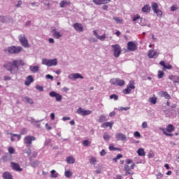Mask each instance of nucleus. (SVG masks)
<instances>
[{"mask_svg":"<svg viewBox=\"0 0 179 179\" xmlns=\"http://www.w3.org/2000/svg\"><path fill=\"white\" fill-rule=\"evenodd\" d=\"M3 66L7 71H9L11 75H15V73H17L19 66H24V62L22 59H15L13 62H7Z\"/></svg>","mask_w":179,"mask_h":179,"instance_id":"f257e3e1","label":"nucleus"},{"mask_svg":"<svg viewBox=\"0 0 179 179\" xmlns=\"http://www.w3.org/2000/svg\"><path fill=\"white\" fill-rule=\"evenodd\" d=\"M176 128H174V126L173 124H169L166 126V128H161L160 131H162L164 135H166V136H173V134L171 132H173L175 131Z\"/></svg>","mask_w":179,"mask_h":179,"instance_id":"f03ea898","label":"nucleus"},{"mask_svg":"<svg viewBox=\"0 0 179 179\" xmlns=\"http://www.w3.org/2000/svg\"><path fill=\"white\" fill-rule=\"evenodd\" d=\"M43 65H46V66H55L58 64V62L57 59H43L42 60Z\"/></svg>","mask_w":179,"mask_h":179,"instance_id":"7ed1b4c3","label":"nucleus"},{"mask_svg":"<svg viewBox=\"0 0 179 179\" xmlns=\"http://www.w3.org/2000/svg\"><path fill=\"white\" fill-rule=\"evenodd\" d=\"M23 51V48L20 46H10L8 48V52L9 54H19V52H22Z\"/></svg>","mask_w":179,"mask_h":179,"instance_id":"20e7f679","label":"nucleus"},{"mask_svg":"<svg viewBox=\"0 0 179 179\" xmlns=\"http://www.w3.org/2000/svg\"><path fill=\"white\" fill-rule=\"evenodd\" d=\"M112 50L113 51V55L115 58H118L121 55V47L118 44L112 45Z\"/></svg>","mask_w":179,"mask_h":179,"instance_id":"39448f33","label":"nucleus"},{"mask_svg":"<svg viewBox=\"0 0 179 179\" xmlns=\"http://www.w3.org/2000/svg\"><path fill=\"white\" fill-rule=\"evenodd\" d=\"M36 141V137L33 136H27L24 138V143L27 146V148H30L32 145V142Z\"/></svg>","mask_w":179,"mask_h":179,"instance_id":"423d86ee","label":"nucleus"},{"mask_svg":"<svg viewBox=\"0 0 179 179\" xmlns=\"http://www.w3.org/2000/svg\"><path fill=\"white\" fill-rule=\"evenodd\" d=\"M131 90H135V81L134 80L129 81L127 88L124 89L123 92L125 94H129Z\"/></svg>","mask_w":179,"mask_h":179,"instance_id":"0eeeda50","label":"nucleus"},{"mask_svg":"<svg viewBox=\"0 0 179 179\" xmlns=\"http://www.w3.org/2000/svg\"><path fill=\"white\" fill-rule=\"evenodd\" d=\"M110 83L115 86H124L125 85V80L120 78H113L110 80Z\"/></svg>","mask_w":179,"mask_h":179,"instance_id":"6e6552de","label":"nucleus"},{"mask_svg":"<svg viewBox=\"0 0 179 179\" xmlns=\"http://www.w3.org/2000/svg\"><path fill=\"white\" fill-rule=\"evenodd\" d=\"M19 40L23 47L29 48V41H27V38H26L24 35H20L19 36Z\"/></svg>","mask_w":179,"mask_h":179,"instance_id":"1a4fd4ad","label":"nucleus"},{"mask_svg":"<svg viewBox=\"0 0 179 179\" xmlns=\"http://www.w3.org/2000/svg\"><path fill=\"white\" fill-rule=\"evenodd\" d=\"M152 8L154 13H156L157 16H162L163 15V12L159 10V6L157 5V3H152Z\"/></svg>","mask_w":179,"mask_h":179,"instance_id":"9d476101","label":"nucleus"},{"mask_svg":"<svg viewBox=\"0 0 179 179\" xmlns=\"http://www.w3.org/2000/svg\"><path fill=\"white\" fill-rule=\"evenodd\" d=\"M127 50L128 51H136L138 45L134 42L129 41L127 43Z\"/></svg>","mask_w":179,"mask_h":179,"instance_id":"9b49d317","label":"nucleus"},{"mask_svg":"<svg viewBox=\"0 0 179 179\" xmlns=\"http://www.w3.org/2000/svg\"><path fill=\"white\" fill-rule=\"evenodd\" d=\"M49 96H50V97H55L56 101H61V100H62V96L54 91L50 92Z\"/></svg>","mask_w":179,"mask_h":179,"instance_id":"f8f14e48","label":"nucleus"},{"mask_svg":"<svg viewBox=\"0 0 179 179\" xmlns=\"http://www.w3.org/2000/svg\"><path fill=\"white\" fill-rule=\"evenodd\" d=\"M73 27L76 30V31H79L80 33H82L83 31V25L80 23H75L73 24Z\"/></svg>","mask_w":179,"mask_h":179,"instance_id":"ddd939ff","label":"nucleus"},{"mask_svg":"<svg viewBox=\"0 0 179 179\" xmlns=\"http://www.w3.org/2000/svg\"><path fill=\"white\" fill-rule=\"evenodd\" d=\"M11 167L15 171H23V169L20 168V165L17 163L11 162Z\"/></svg>","mask_w":179,"mask_h":179,"instance_id":"4468645a","label":"nucleus"},{"mask_svg":"<svg viewBox=\"0 0 179 179\" xmlns=\"http://www.w3.org/2000/svg\"><path fill=\"white\" fill-rule=\"evenodd\" d=\"M95 5H106V3H110L111 0H92Z\"/></svg>","mask_w":179,"mask_h":179,"instance_id":"2eb2a0df","label":"nucleus"},{"mask_svg":"<svg viewBox=\"0 0 179 179\" xmlns=\"http://www.w3.org/2000/svg\"><path fill=\"white\" fill-rule=\"evenodd\" d=\"M93 34L94 36H95V37L98 39L100 40L101 41H104V40H106V34H103L101 36L99 35V34H97V31L96 30H94L93 31Z\"/></svg>","mask_w":179,"mask_h":179,"instance_id":"dca6fc26","label":"nucleus"},{"mask_svg":"<svg viewBox=\"0 0 179 179\" xmlns=\"http://www.w3.org/2000/svg\"><path fill=\"white\" fill-rule=\"evenodd\" d=\"M69 79L75 80V79H83V76L79 73H73L69 76Z\"/></svg>","mask_w":179,"mask_h":179,"instance_id":"f3484780","label":"nucleus"},{"mask_svg":"<svg viewBox=\"0 0 179 179\" xmlns=\"http://www.w3.org/2000/svg\"><path fill=\"white\" fill-rule=\"evenodd\" d=\"M124 171H126L125 176H134V171L131 170V167H129V165H124Z\"/></svg>","mask_w":179,"mask_h":179,"instance_id":"a211bd4d","label":"nucleus"},{"mask_svg":"<svg viewBox=\"0 0 179 179\" xmlns=\"http://www.w3.org/2000/svg\"><path fill=\"white\" fill-rule=\"evenodd\" d=\"M124 171H126L125 176H134V171L131 170V167H129V165H124Z\"/></svg>","mask_w":179,"mask_h":179,"instance_id":"6ab92c4d","label":"nucleus"},{"mask_svg":"<svg viewBox=\"0 0 179 179\" xmlns=\"http://www.w3.org/2000/svg\"><path fill=\"white\" fill-rule=\"evenodd\" d=\"M159 65H161V66H163V71H166V69H173V66H171V64H166L164 61H161L159 62Z\"/></svg>","mask_w":179,"mask_h":179,"instance_id":"aec40b11","label":"nucleus"},{"mask_svg":"<svg viewBox=\"0 0 179 179\" xmlns=\"http://www.w3.org/2000/svg\"><path fill=\"white\" fill-rule=\"evenodd\" d=\"M52 36L55 38H61V37H62V34L61 33H59V31H57L56 29H52Z\"/></svg>","mask_w":179,"mask_h":179,"instance_id":"412c9836","label":"nucleus"},{"mask_svg":"<svg viewBox=\"0 0 179 179\" xmlns=\"http://www.w3.org/2000/svg\"><path fill=\"white\" fill-rule=\"evenodd\" d=\"M34 82V79L33 78V76H29L24 82V85L26 86H30V85H31V83H33Z\"/></svg>","mask_w":179,"mask_h":179,"instance_id":"4be33fe9","label":"nucleus"},{"mask_svg":"<svg viewBox=\"0 0 179 179\" xmlns=\"http://www.w3.org/2000/svg\"><path fill=\"white\" fill-rule=\"evenodd\" d=\"M113 125H114V122H107L102 124L101 127V128H108L109 127L110 129H112Z\"/></svg>","mask_w":179,"mask_h":179,"instance_id":"5701e85b","label":"nucleus"},{"mask_svg":"<svg viewBox=\"0 0 179 179\" xmlns=\"http://www.w3.org/2000/svg\"><path fill=\"white\" fill-rule=\"evenodd\" d=\"M169 79L172 80L174 83H179V77L176 76H169Z\"/></svg>","mask_w":179,"mask_h":179,"instance_id":"b1692460","label":"nucleus"},{"mask_svg":"<svg viewBox=\"0 0 179 179\" xmlns=\"http://www.w3.org/2000/svg\"><path fill=\"white\" fill-rule=\"evenodd\" d=\"M115 136L117 141H125L127 139V136L122 134H117Z\"/></svg>","mask_w":179,"mask_h":179,"instance_id":"393cba45","label":"nucleus"},{"mask_svg":"<svg viewBox=\"0 0 179 179\" xmlns=\"http://www.w3.org/2000/svg\"><path fill=\"white\" fill-rule=\"evenodd\" d=\"M66 162H67L69 164H73L75 163V158L72 156L67 157Z\"/></svg>","mask_w":179,"mask_h":179,"instance_id":"a878e982","label":"nucleus"},{"mask_svg":"<svg viewBox=\"0 0 179 179\" xmlns=\"http://www.w3.org/2000/svg\"><path fill=\"white\" fill-rule=\"evenodd\" d=\"M142 12L144 13H149V12H150V6L145 5L142 8Z\"/></svg>","mask_w":179,"mask_h":179,"instance_id":"bb28decb","label":"nucleus"},{"mask_svg":"<svg viewBox=\"0 0 179 179\" xmlns=\"http://www.w3.org/2000/svg\"><path fill=\"white\" fill-rule=\"evenodd\" d=\"M137 155H138V156H146V152H145V149L139 148L137 150Z\"/></svg>","mask_w":179,"mask_h":179,"instance_id":"cd10ccee","label":"nucleus"},{"mask_svg":"<svg viewBox=\"0 0 179 179\" xmlns=\"http://www.w3.org/2000/svg\"><path fill=\"white\" fill-rule=\"evenodd\" d=\"M3 178H4V179H13V178H12V175L10 173H9L8 172H4L3 173Z\"/></svg>","mask_w":179,"mask_h":179,"instance_id":"c85d7f7f","label":"nucleus"},{"mask_svg":"<svg viewBox=\"0 0 179 179\" xmlns=\"http://www.w3.org/2000/svg\"><path fill=\"white\" fill-rule=\"evenodd\" d=\"M60 8H65L66 5H71V2L66 1H62L59 3Z\"/></svg>","mask_w":179,"mask_h":179,"instance_id":"c756f323","label":"nucleus"},{"mask_svg":"<svg viewBox=\"0 0 179 179\" xmlns=\"http://www.w3.org/2000/svg\"><path fill=\"white\" fill-rule=\"evenodd\" d=\"M157 52H155V50H150L148 51V57L149 58H154L155 57V55H156Z\"/></svg>","mask_w":179,"mask_h":179,"instance_id":"7c9ffc66","label":"nucleus"},{"mask_svg":"<svg viewBox=\"0 0 179 179\" xmlns=\"http://www.w3.org/2000/svg\"><path fill=\"white\" fill-rule=\"evenodd\" d=\"M77 114H79V115H83L85 113V109L82 108L81 107L78 108L77 111H76Z\"/></svg>","mask_w":179,"mask_h":179,"instance_id":"2f4dec72","label":"nucleus"},{"mask_svg":"<svg viewBox=\"0 0 179 179\" xmlns=\"http://www.w3.org/2000/svg\"><path fill=\"white\" fill-rule=\"evenodd\" d=\"M30 70L31 72H34V73H36L38 71V66H30Z\"/></svg>","mask_w":179,"mask_h":179,"instance_id":"473e14b6","label":"nucleus"},{"mask_svg":"<svg viewBox=\"0 0 179 179\" xmlns=\"http://www.w3.org/2000/svg\"><path fill=\"white\" fill-rule=\"evenodd\" d=\"M109 150L110 151H115V150H121V149L118 148H115L114 144H110L109 145Z\"/></svg>","mask_w":179,"mask_h":179,"instance_id":"72a5a7b5","label":"nucleus"},{"mask_svg":"<svg viewBox=\"0 0 179 179\" xmlns=\"http://www.w3.org/2000/svg\"><path fill=\"white\" fill-rule=\"evenodd\" d=\"M149 101L152 104H156V103H157V98H156V97H151V98L149 99Z\"/></svg>","mask_w":179,"mask_h":179,"instance_id":"f704fd0d","label":"nucleus"},{"mask_svg":"<svg viewBox=\"0 0 179 179\" xmlns=\"http://www.w3.org/2000/svg\"><path fill=\"white\" fill-rule=\"evenodd\" d=\"M162 96L165 99H167L168 100H170V99H171V96H170V94H169V93L167 92H162Z\"/></svg>","mask_w":179,"mask_h":179,"instance_id":"c9c22d12","label":"nucleus"},{"mask_svg":"<svg viewBox=\"0 0 179 179\" xmlns=\"http://www.w3.org/2000/svg\"><path fill=\"white\" fill-rule=\"evenodd\" d=\"M50 173H51L52 178H57V177H58V173H57L55 170H52L50 171Z\"/></svg>","mask_w":179,"mask_h":179,"instance_id":"e433bc0d","label":"nucleus"},{"mask_svg":"<svg viewBox=\"0 0 179 179\" xmlns=\"http://www.w3.org/2000/svg\"><path fill=\"white\" fill-rule=\"evenodd\" d=\"M113 20L116 22V23L122 24V20L120 19L118 17H114Z\"/></svg>","mask_w":179,"mask_h":179,"instance_id":"4c0bfd02","label":"nucleus"},{"mask_svg":"<svg viewBox=\"0 0 179 179\" xmlns=\"http://www.w3.org/2000/svg\"><path fill=\"white\" fill-rule=\"evenodd\" d=\"M65 177H66L67 178H71V177H72V172H71V171H66Z\"/></svg>","mask_w":179,"mask_h":179,"instance_id":"58836bf2","label":"nucleus"},{"mask_svg":"<svg viewBox=\"0 0 179 179\" xmlns=\"http://www.w3.org/2000/svg\"><path fill=\"white\" fill-rule=\"evenodd\" d=\"M96 162H97V159L94 157H91V159H90V164H95Z\"/></svg>","mask_w":179,"mask_h":179,"instance_id":"ea45409f","label":"nucleus"},{"mask_svg":"<svg viewBox=\"0 0 179 179\" xmlns=\"http://www.w3.org/2000/svg\"><path fill=\"white\" fill-rule=\"evenodd\" d=\"M163 76H164V72H163L162 71H158V78L159 79H162V78H163Z\"/></svg>","mask_w":179,"mask_h":179,"instance_id":"a19ab883","label":"nucleus"},{"mask_svg":"<svg viewBox=\"0 0 179 179\" xmlns=\"http://www.w3.org/2000/svg\"><path fill=\"white\" fill-rule=\"evenodd\" d=\"M103 121H106V116L104 115H101L99 117V122H103Z\"/></svg>","mask_w":179,"mask_h":179,"instance_id":"79ce46f5","label":"nucleus"},{"mask_svg":"<svg viewBox=\"0 0 179 179\" xmlns=\"http://www.w3.org/2000/svg\"><path fill=\"white\" fill-rule=\"evenodd\" d=\"M83 146H90V141H89V140H85L83 142Z\"/></svg>","mask_w":179,"mask_h":179,"instance_id":"37998d69","label":"nucleus"},{"mask_svg":"<svg viewBox=\"0 0 179 179\" xmlns=\"http://www.w3.org/2000/svg\"><path fill=\"white\" fill-rule=\"evenodd\" d=\"M8 153L13 155V153H15V148H13V147H8Z\"/></svg>","mask_w":179,"mask_h":179,"instance_id":"c03bdc74","label":"nucleus"},{"mask_svg":"<svg viewBox=\"0 0 179 179\" xmlns=\"http://www.w3.org/2000/svg\"><path fill=\"white\" fill-rule=\"evenodd\" d=\"M90 114H92V110H85L83 116L85 117V115H90Z\"/></svg>","mask_w":179,"mask_h":179,"instance_id":"a18cd8bd","label":"nucleus"},{"mask_svg":"<svg viewBox=\"0 0 179 179\" xmlns=\"http://www.w3.org/2000/svg\"><path fill=\"white\" fill-rule=\"evenodd\" d=\"M110 99H113L114 100L117 101L118 100V96H117V94H112L110 96Z\"/></svg>","mask_w":179,"mask_h":179,"instance_id":"49530a36","label":"nucleus"},{"mask_svg":"<svg viewBox=\"0 0 179 179\" xmlns=\"http://www.w3.org/2000/svg\"><path fill=\"white\" fill-rule=\"evenodd\" d=\"M25 100L27 103H29V104H33V99L29 98V97H25Z\"/></svg>","mask_w":179,"mask_h":179,"instance_id":"de8ad7c7","label":"nucleus"},{"mask_svg":"<svg viewBox=\"0 0 179 179\" xmlns=\"http://www.w3.org/2000/svg\"><path fill=\"white\" fill-rule=\"evenodd\" d=\"M148 159H152V157H155V152H150L148 153Z\"/></svg>","mask_w":179,"mask_h":179,"instance_id":"09e8293b","label":"nucleus"},{"mask_svg":"<svg viewBox=\"0 0 179 179\" xmlns=\"http://www.w3.org/2000/svg\"><path fill=\"white\" fill-rule=\"evenodd\" d=\"M36 89L37 90H39V92H43L44 90V88L42 86L36 85Z\"/></svg>","mask_w":179,"mask_h":179,"instance_id":"8fccbe9b","label":"nucleus"},{"mask_svg":"<svg viewBox=\"0 0 179 179\" xmlns=\"http://www.w3.org/2000/svg\"><path fill=\"white\" fill-rule=\"evenodd\" d=\"M103 139H105V141H109L110 140V135H108L107 134H103Z\"/></svg>","mask_w":179,"mask_h":179,"instance_id":"3c124183","label":"nucleus"},{"mask_svg":"<svg viewBox=\"0 0 179 179\" xmlns=\"http://www.w3.org/2000/svg\"><path fill=\"white\" fill-rule=\"evenodd\" d=\"M38 164V161L31 162V166H32V167H36Z\"/></svg>","mask_w":179,"mask_h":179,"instance_id":"603ef678","label":"nucleus"},{"mask_svg":"<svg viewBox=\"0 0 179 179\" xmlns=\"http://www.w3.org/2000/svg\"><path fill=\"white\" fill-rule=\"evenodd\" d=\"M129 108H131L130 107H121L120 108V111H127L128 110H129Z\"/></svg>","mask_w":179,"mask_h":179,"instance_id":"864d4df0","label":"nucleus"},{"mask_svg":"<svg viewBox=\"0 0 179 179\" xmlns=\"http://www.w3.org/2000/svg\"><path fill=\"white\" fill-rule=\"evenodd\" d=\"M13 136H15V138H17V141H20L22 136L19 135V134H13Z\"/></svg>","mask_w":179,"mask_h":179,"instance_id":"5fc2aeb1","label":"nucleus"},{"mask_svg":"<svg viewBox=\"0 0 179 179\" xmlns=\"http://www.w3.org/2000/svg\"><path fill=\"white\" fill-rule=\"evenodd\" d=\"M177 9H178V8L177 6H176L175 5H173L171 7V10L172 12H174V10H177Z\"/></svg>","mask_w":179,"mask_h":179,"instance_id":"6e6d98bb","label":"nucleus"},{"mask_svg":"<svg viewBox=\"0 0 179 179\" xmlns=\"http://www.w3.org/2000/svg\"><path fill=\"white\" fill-rule=\"evenodd\" d=\"M134 136L135 138H141V134L138 131H135Z\"/></svg>","mask_w":179,"mask_h":179,"instance_id":"4d7b16f0","label":"nucleus"},{"mask_svg":"<svg viewBox=\"0 0 179 179\" xmlns=\"http://www.w3.org/2000/svg\"><path fill=\"white\" fill-rule=\"evenodd\" d=\"M161 178H163V173H159L157 175V179H161Z\"/></svg>","mask_w":179,"mask_h":179,"instance_id":"13d9d810","label":"nucleus"},{"mask_svg":"<svg viewBox=\"0 0 179 179\" xmlns=\"http://www.w3.org/2000/svg\"><path fill=\"white\" fill-rule=\"evenodd\" d=\"M142 128H143V129L148 128V122H143L142 124Z\"/></svg>","mask_w":179,"mask_h":179,"instance_id":"bf43d9fd","label":"nucleus"},{"mask_svg":"<svg viewBox=\"0 0 179 179\" xmlns=\"http://www.w3.org/2000/svg\"><path fill=\"white\" fill-rule=\"evenodd\" d=\"M45 127L48 129V131H51V129H52V127H51V126H49L48 123L45 124Z\"/></svg>","mask_w":179,"mask_h":179,"instance_id":"052dcab7","label":"nucleus"},{"mask_svg":"<svg viewBox=\"0 0 179 179\" xmlns=\"http://www.w3.org/2000/svg\"><path fill=\"white\" fill-rule=\"evenodd\" d=\"M22 3L23 2L22 1H18V3L15 5L16 8H19Z\"/></svg>","mask_w":179,"mask_h":179,"instance_id":"680f3d73","label":"nucleus"},{"mask_svg":"<svg viewBox=\"0 0 179 179\" xmlns=\"http://www.w3.org/2000/svg\"><path fill=\"white\" fill-rule=\"evenodd\" d=\"M3 79H4V80H10L12 79V78L8 76H5Z\"/></svg>","mask_w":179,"mask_h":179,"instance_id":"e2e57ef3","label":"nucleus"},{"mask_svg":"<svg viewBox=\"0 0 179 179\" xmlns=\"http://www.w3.org/2000/svg\"><path fill=\"white\" fill-rule=\"evenodd\" d=\"M46 79H51V80H52L54 79V77H52V76L48 74L46 75Z\"/></svg>","mask_w":179,"mask_h":179,"instance_id":"0e129e2a","label":"nucleus"},{"mask_svg":"<svg viewBox=\"0 0 179 179\" xmlns=\"http://www.w3.org/2000/svg\"><path fill=\"white\" fill-rule=\"evenodd\" d=\"M132 162H133L132 159H126L127 164H131V163Z\"/></svg>","mask_w":179,"mask_h":179,"instance_id":"69168bd1","label":"nucleus"},{"mask_svg":"<svg viewBox=\"0 0 179 179\" xmlns=\"http://www.w3.org/2000/svg\"><path fill=\"white\" fill-rule=\"evenodd\" d=\"M101 156H106V150H102L100 152Z\"/></svg>","mask_w":179,"mask_h":179,"instance_id":"338daca9","label":"nucleus"},{"mask_svg":"<svg viewBox=\"0 0 179 179\" xmlns=\"http://www.w3.org/2000/svg\"><path fill=\"white\" fill-rule=\"evenodd\" d=\"M62 120H63V121H69V120H71V117H63Z\"/></svg>","mask_w":179,"mask_h":179,"instance_id":"774afa93","label":"nucleus"}]
</instances>
